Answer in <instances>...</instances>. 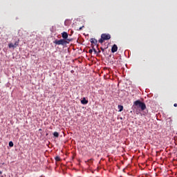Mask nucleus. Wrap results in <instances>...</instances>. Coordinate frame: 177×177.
Segmentation results:
<instances>
[{
	"label": "nucleus",
	"mask_w": 177,
	"mask_h": 177,
	"mask_svg": "<svg viewBox=\"0 0 177 177\" xmlns=\"http://www.w3.org/2000/svg\"><path fill=\"white\" fill-rule=\"evenodd\" d=\"M118 109H119V111H122V110H124V106L122 105H118Z\"/></svg>",
	"instance_id": "nucleus-8"
},
{
	"label": "nucleus",
	"mask_w": 177,
	"mask_h": 177,
	"mask_svg": "<svg viewBox=\"0 0 177 177\" xmlns=\"http://www.w3.org/2000/svg\"><path fill=\"white\" fill-rule=\"evenodd\" d=\"M62 37L64 38V39H67V41H71L68 39V34L66 32H64L62 33Z\"/></svg>",
	"instance_id": "nucleus-4"
},
{
	"label": "nucleus",
	"mask_w": 177,
	"mask_h": 177,
	"mask_svg": "<svg viewBox=\"0 0 177 177\" xmlns=\"http://www.w3.org/2000/svg\"><path fill=\"white\" fill-rule=\"evenodd\" d=\"M53 136H54L55 138H59V133H57V131H55V132L53 133Z\"/></svg>",
	"instance_id": "nucleus-9"
},
{
	"label": "nucleus",
	"mask_w": 177,
	"mask_h": 177,
	"mask_svg": "<svg viewBox=\"0 0 177 177\" xmlns=\"http://www.w3.org/2000/svg\"><path fill=\"white\" fill-rule=\"evenodd\" d=\"M8 47L10 48H16L15 46V44H13V43H10V44H8Z\"/></svg>",
	"instance_id": "nucleus-10"
},
{
	"label": "nucleus",
	"mask_w": 177,
	"mask_h": 177,
	"mask_svg": "<svg viewBox=\"0 0 177 177\" xmlns=\"http://www.w3.org/2000/svg\"><path fill=\"white\" fill-rule=\"evenodd\" d=\"M88 101L85 97H83V99L81 100L82 104H88Z\"/></svg>",
	"instance_id": "nucleus-6"
},
{
	"label": "nucleus",
	"mask_w": 177,
	"mask_h": 177,
	"mask_svg": "<svg viewBox=\"0 0 177 177\" xmlns=\"http://www.w3.org/2000/svg\"><path fill=\"white\" fill-rule=\"evenodd\" d=\"M101 50H102V52H104V48L101 47Z\"/></svg>",
	"instance_id": "nucleus-18"
},
{
	"label": "nucleus",
	"mask_w": 177,
	"mask_h": 177,
	"mask_svg": "<svg viewBox=\"0 0 177 177\" xmlns=\"http://www.w3.org/2000/svg\"><path fill=\"white\" fill-rule=\"evenodd\" d=\"M20 40H18L17 41H15V43L14 44V46L15 48H17V46H19V42Z\"/></svg>",
	"instance_id": "nucleus-12"
},
{
	"label": "nucleus",
	"mask_w": 177,
	"mask_h": 177,
	"mask_svg": "<svg viewBox=\"0 0 177 177\" xmlns=\"http://www.w3.org/2000/svg\"><path fill=\"white\" fill-rule=\"evenodd\" d=\"M54 44H55V45H62L63 46H64V45H67V44H68V41H67L64 39H61L59 40H55Z\"/></svg>",
	"instance_id": "nucleus-2"
},
{
	"label": "nucleus",
	"mask_w": 177,
	"mask_h": 177,
	"mask_svg": "<svg viewBox=\"0 0 177 177\" xmlns=\"http://www.w3.org/2000/svg\"><path fill=\"white\" fill-rule=\"evenodd\" d=\"M101 38H102V39H104L105 41H107L109 39H111V35H110V34L103 33L101 35Z\"/></svg>",
	"instance_id": "nucleus-3"
},
{
	"label": "nucleus",
	"mask_w": 177,
	"mask_h": 177,
	"mask_svg": "<svg viewBox=\"0 0 177 177\" xmlns=\"http://www.w3.org/2000/svg\"><path fill=\"white\" fill-rule=\"evenodd\" d=\"M104 39H103L102 37H101V39H99L98 42H100V44H103V42H104Z\"/></svg>",
	"instance_id": "nucleus-11"
},
{
	"label": "nucleus",
	"mask_w": 177,
	"mask_h": 177,
	"mask_svg": "<svg viewBox=\"0 0 177 177\" xmlns=\"http://www.w3.org/2000/svg\"><path fill=\"white\" fill-rule=\"evenodd\" d=\"M93 52H95V53H97V51L93 47Z\"/></svg>",
	"instance_id": "nucleus-17"
},
{
	"label": "nucleus",
	"mask_w": 177,
	"mask_h": 177,
	"mask_svg": "<svg viewBox=\"0 0 177 177\" xmlns=\"http://www.w3.org/2000/svg\"><path fill=\"white\" fill-rule=\"evenodd\" d=\"M117 50H118V47L117 46V44H114L112 46L111 52H112V53H115V52H117Z\"/></svg>",
	"instance_id": "nucleus-5"
},
{
	"label": "nucleus",
	"mask_w": 177,
	"mask_h": 177,
	"mask_svg": "<svg viewBox=\"0 0 177 177\" xmlns=\"http://www.w3.org/2000/svg\"><path fill=\"white\" fill-rule=\"evenodd\" d=\"M39 131H42V129H39Z\"/></svg>",
	"instance_id": "nucleus-21"
},
{
	"label": "nucleus",
	"mask_w": 177,
	"mask_h": 177,
	"mask_svg": "<svg viewBox=\"0 0 177 177\" xmlns=\"http://www.w3.org/2000/svg\"><path fill=\"white\" fill-rule=\"evenodd\" d=\"M9 146H10V147H13V142L10 141L9 142Z\"/></svg>",
	"instance_id": "nucleus-13"
},
{
	"label": "nucleus",
	"mask_w": 177,
	"mask_h": 177,
	"mask_svg": "<svg viewBox=\"0 0 177 177\" xmlns=\"http://www.w3.org/2000/svg\"><path fill=\"white\" fill-rule=\"evenodd\" d=\"M174 107H177V104H174Z\"/></svg>",
	"instance_id": "nucleus-19"
},
{
	"label": "nucleus",
	"mask_w": 177,
	"mask_h": 177,
	"mask_svg": "<svg viewBox=\"0 0 177 177\" xmlns=\"http://www.w3.org/2000/svg\"><path fill=\"white\" fill-rule=\"evenodd\" d=\"M55 161H60V157L56 156L55 157Z\"/></svg>",
	"instance_id": "nucleus-14"
},
{
	"label": "nucleus",
	"mask_w": 177,
	"mask_h": 177,
	"mask_svg": "<svg viewBox=\"0 0 177 177\" xmlns=\"http://www.w3.org/2000/svg\"><path fill=\"white\" fill-rule=\"evenodd\" d=\"M90 42H91V44H94V45H97V40L96 39L92 38V39H90Z\"/></svg>",
	"instance_id": "nucleus-7"
},
{
	"label": "nucleus",
	"mask_w": 177,
	"mask_h": 177,
	"mask_svg": "<svg viewBox=\"0 0 177 177\" xmlns=\"http://www.w3.org/2000/svg\"><path fill=\"white\" fill-rule=\"evenodd\" d=\"M93 52V50L92 49L88 50V53H92Z\"/></svg>",
	"instance_id": "nucleus-16"
},
{
	"label": "nucleus",
	"mask_w": 177,
	"mask_h": 177,
	"mask_svg": "<svg viewBox=\"0 0 177 177\" xmlns=\"http://www.w3.org/2000/svg\"><path fill=\"white\" fill-rule=\"evenodd\" d=\"M1 177H3V176H1Z\"/></svg>",
	"instance_id": "nucleus-22"
},
{
	"label": "nucleus",
	"mask_w": 177,
	"mask_h": 177,
	"mask_svg": "<svg viewBox=\"0 0 177 177\" xmlns=\"http://www.w3.org/2000/svg\"><path fill=\"white\" fill-rule=\"evenodd\" d=\"M82 28H84V26L79 28V29H77V31H81V30H82Z\"/></svg>",
	"instance_id": "nucleus-15"
},
{
	"label": "nucleus",
	"mask_w": 177,
	"mask_h": 177,
	"mask_svg": "<svg viewBox=\"0 0 177 177\" xmlns=\"http://www.w3.org/2000/svg\"><path fill=\"white\" fill-rule=\"evenodd\" d=\"M133 104L136 106V109H138L139 111H145V110H146V104L139 100L134 102Z\"/></svg>",
	"instance_id": "nucleus-1"
},
{
	"label": "nucleus",
	"mask_w": 177,
	"mask_h": 177,
	"mask_svg": "<svg viewBox=\"0 0 177 177\" xmlns=\"http://www.w3.org/2000/svg\"><path fill=\"white\" fill-rule=\"evenodd\" d=\"M0 175H2V171H0Z\"/></svg>",
	"instance_id": "nucleus-20"
}]
</instances>
